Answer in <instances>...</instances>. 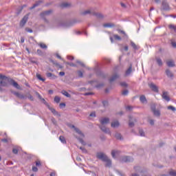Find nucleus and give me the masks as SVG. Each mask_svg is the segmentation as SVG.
I'll use <instances>...</instances> for the list:
<instances>
[{
    "mask_svg": "<svg viewBox=\"0 0 176 176\" xmlns=\"http://www.w3.org/2000/svg\"><path fill=\"white\" fill-rule=\"evenodd\" d=\"M99 121L101 124L99 126L100 130H102L103 133H105V134H109V135H111V130L109 129V128L105 126L106 124H108L109 123V118H102L99 120Z\"/></svg>",
    "mask_w": 176,
    "mask_h": 176,
    "instance_id": "obj_1",
    "label": "nucleus"
},
{
    "mask_svg": "<svg viewBox=\"0 0 176 176\" xmlns=\"http://www.w3.org/2000/svg\"><path fill=\"white\" fill-rule=\"evenodd\" d=\"M70 127L71 129H74L75 131L77 133V139L78 140V141H80V144H82V145H86V142L83 141V138H85V135H83L82 131H80L79 129L75 127L74 125H71Z\"/></svg>",
    "mask_w": 176,
    "mask_h": 176,
    "instance_id": "obj_2",
    "label": "nucleus"
},
{
    "mask_svg": "<svg viewBox=\"0 0 176 176\" xmlns=\"http://www.w3.org/2000/svg\"><path fill=\"white\" fill-rule=\"evenodd\" d=\"M0 79H1V80L0 82V86H3L4 87L8 86V82H10V80H9V78H8V77H6L2 74H0Z\"/></svg>",
    "mask_w": 176,
    "mask_h": 176,
    "instance_id": "obj_3",
    "label": "nucleus"
},
{
    "mask_svg": "<svg viewBox=\"0 0 176 176\" xmlns=\"http://www.w3.org/2000/svg\"><path fill=\"white\" fill-rule=\"evenodd\" d=\"M151 109L154 116H156V118H160V115H162V113H160V110L156 109V105L151 104Z\"/></svg>",
    "mask_w": 176,
    "mask_h": 176,
    "instance_id": "obj_4",
    "label": "nucleus"
},
{
    "mask_svg": "<svg viewBox=\"0 0 176 176\" xmlns=\"http://www.w3.org/2000/svg\"><path fill=\"white\" fill-rule=\"evenodd\" d=\"M120 160L122 163H130V162H133L134 159L129 156H122L120 157Z\"/></svg>",
    "mask_w": 176,
    "mask_h": 176,
    "instance_id": "obj_5",
    "label": "nucleus"
},
{
    "mask_svg": "<svg viewBox=\"0 0 176 176\" xmlns=\"http://www.w3.org/2000/svg\"><path fill=\"white\" fill-rule=\"evenodd\" d=\"M98 159H100V160H102V162H105L107 160V158L108 157L104 153H98L96 155Z\"/></svg>",
    "mask_w": 176,
    "mask_h": 176,
    "instance_id": "obj_6",
    "label": "nucleus"
},
{
    "mask_svg": "<svg viewBox=\"0 0 176 176\" xmlns=\"http://www.w3.org/2000/svg\"><path fill=\"white\" fill-rule=\"evenodd\" d=\"M12 94H14V96H16V97H17L18 98H20V100H25V96L20 94L19 92L12 91Z\"/></svg>",
    "mask_w": 176,
    "mask_h": 176,
    "instance_id": "obj_7",
    "label": "nucleus"
},
{
    "mask_svg": "<svg viewBox=\"0 0 176 176\" xmlns=\"http://www.w3.org/2000/svg\"><path fill=\"white\" fill-rule=\"evenodd\" d=\"M113 39H115L116 41H122V37L118 34H113V37L110 36V41L111 43H113Z\"/></svg>",
    "mask_w": 176,
    "mask_h": 176,
    "instance_id": "obj_8",
    "label": "nucleus"
},
{
    "mask_svg": "<svg viewBox=\"0 0 176 176\" xmlns=\"http://www.w3.org/2000/svg\"><path fill=\"white\" fill-rule=\"evenodd\" d=\"M135 168V171L136 173H139L140 174H142V175H144V173H145V169L140 167V166H136L134 168Z\"/></svg>",
    "mask_w": 176,
    "mask_h": 176,
    "instance_id": "obj_9",
    "label": "nucleus"
},
{
    "mask_svg": "<svg viewBox=\"0 0 176 176\" xmlns=\"http://www.w3.org/2000/svg\"><path fill=\"white\" fill-rule=\"evenodd\" d=\"M28 21V15H25V16H23L22 20L21 21V23H20L21 27H24V25H25V23H27Z\"/></svg>",
    "mask_w": 176,
    "mask_h": 176,
    "instance_id": "obj_10",
    "label": "nucleus"
},
{
    "mask_svg": "<svg viewBox=\"0 0 176 176\" xmlns=\"http://www.w3.org/2000/svg\"><path fill=\"white\" fill-rule=\"evenodd\" d=\"M149 87L150 89H151V90H153V91H155V93H157V91H159L157 87L153 83L149 84Z\"/></svg>",
    "mask_w": 176,
    "mask_h": 176,
    "instance_id": "obj_11",
    "label": "nucleus"
},
{
    "mask_svg": "<svg viewBox=\"0 0 176 176\" xmlns=\"http://www.w3.org/2000/svg\"><path fill=\"white\" fill-rule=\"evenodd\" d=\"M133 72V66L131 65L128 69L125 72V76H129Z\"/></svg>",
    "mask_w": 176,
    "mask_h": 176,
    "instance_id": "obj_12",
    "label": "nucleus"
},
{
    "mask_svg": "<svg viewBox=\"0 0 176 176\" xmlns=\"http://www.w3.org/2000/svg\"><path fill=\"white\" fill-rule=\"evenodd\" d=\"M119 153H120V151L118 150H113L111 151V156L112 157H113V159H116V157L118 156V155H119Z\"/></svg>",
    "mask_w": 176,
    "mask_h": 176,
    "instance_id": "obj_13",
    "label": "nucleus"
},
{
    "mask_svg": "<svg viewBox=\"0 0 176 176\" xmlns=\"http://www.w3.org/2000/svg\"><path fill=\"white\" fill-rule=\"evenodd\" d=\"M10 82H11L12 86H14V87H15L16 89H18V90L21 89V87H20V85H19V84L16 82H15L13 80H11Z\"/></svg>",
    "mask_w": 176,
    "mask_h": 176,
    "instance_id": "obj_14",
    "label": "nucleus"
},
{
    "mask_svg": "<svg viewBox=\"0 0 176 176\" xmlns=\"http://www.w3.org/2000/svg\"><path fill=\"white\" fill-rule=\"evenodd\" d=\"M162 98L165 100V101H170V97H168V92H163Z\"/></svg>",
    "mask_w": 176,
    "mask_h": 176,
    "instance_id": "obj_15",
    "label": "nucleus"
},
{
    "mask_svg": "<svg viewBox=\"0 0 176 176\" xmlns=\"http://www.w3.org/2000/svg\"><path fill=\"white\" fill-rule=\"evenodd\" d=\"M162 9L164 10H168V3H167V1H162Z\"/></svg>",
    "mask_w": 176,
    "mask_h": 176,
    "instance_id": "obj_16",
    "label": "nucleus"
},
{
    "mask_svg": "<svg viewBox=\"0 0 176 176\" xmlns=\"http://www.w3.org/2000/svg\"><path fill=\"white\" fill-rule=\"evenodd\" d=\"M103 27L104 28H112L115 27V25L112 23H107L103 24Z\"/></svg>",
    "mask_w": 176,
    "mask_h": 176,
    "instance_id": "obj_17",
    "label": "nucleus"
},
{
    "mask_svg": "<svg viewBox=\"0 0 176 176\" xmlns=\"http://www.w3.org/2000/svg\"><path fill=\"white\" fill-rule=\"evenodd\" d=\"M119 121H113L111 122V127H113V129H116V127H119Z\"/></svg>",
    "mask_w": 176,
    "mask_h": 176,
    "instance_id": "obj_18",
    "label": "nucleus"
},
{
    "mask_svg": "<svg viewBox=\"0 0 176 176\" xmlns=\"http://www.w3.org/2000/svg\"><path fill=\"white\" fill-rule=\"evenodd\" d=\"M168 67H175V63H174V60H169L166 62Z\"/></svg>",
    "mask_w": 176,
    "mask_h": 176,
    "instance_id": "obj_19",
    "label": "nucleus"
},
{
    "mask_svg": "<svg viewBox=\"0 0 176 176\" xmlns=\"http://www.w3.org/2000/svg\"><path fill=\"white\" fill-rule=\"evenodd\" d=\"M104 162L107 167H111L112 165V161H111L108 157H107V160H104Z\"/></svg>",
    "mask_w": 176,
    "mask_h": 176,
    "instance_id": "obj_20",
    "label": "nucleus"
},
{
    "mask_svg": "<svg viewBox=\"0 0 176 176\" xmlns=\"http://www.w3.org/2000/svg\"><path fill=\"white\" fill-rule=\"evenodd\" d=\"M140 100L141 101V102H142V104H146L148 102L145 96H141L140 98Z\"/></svg>",
    "mask_w": 176,
    "mask_h": 176,
    "instance_id": "obj_21",
    "label": "nucleus"
},
{
    "mask_svg": "<svg viewBox=\"0 0 176 176\" xmlns=\"http://www.w3.org/2000/svg\"><path fill=\"white\" fill-rule=\"evenodd\" d=\"M166 74L167 75L168 78H173L174 76V75L173 74L171 71H170V69L166 70Z\"/></svg>",
    "mask_w": 176,
    "mask_h": 176,
    "instance_id": "obj_22",
    "label": "nucleus"
},
{
    "mask_svg": "<svg viewBox=\"0 0 176 176\" xmlns=\"http://www.w3.org/2000/svg\"><path fill=\"white\" fill-rule=\"evenodd\" d=\"M47 76L50 78V79H57V76L52 73H47Z\"/></svg>",
    "mask_w": 176,
    "mask_h": 176,
    "instance_id": "obj_23",
    "label": "nucleus"
},
{
    "mask_svg": "<svg viewBox=\"0 0 176 176\" xmlns=\"http://www.w3.org/2000/svg\"><path fill=\"white\" fill-rule=\"evenodd\" d=\"M49 109L52 112V113L55 116H60V114L54 109V108L50 107Z\"/></svg>",
    "mask_w": 176,
    "mask_h": 176,
    "instance_id": "obj_24",
    "label": "nucleus"
},
{
    "mask_svg": "<svg viewBox=\"0 0 176 176\" xmlns=\"http://www.w3.org/2000/svg\"><path fill=\"white\" fill-rule=\"evenodd\" d=\"M119 78V74H114L111 78L110 82H113V80H116Z\"/></svg>",
    "mask_w": 176,
    "mask_h": 176,
    "instance_id": "obj_25",
    "label": "nucleus"
},
{
    "mask_svg": "<svg viewBox=\"0 0 176 176\" xmlns=\"http://www.w3.org/2000/svg\"><path fill=\"white\" fill-rule=\"evenodd\" d=\"M42 3V1H39L38 2H36V3L34 4V6L32 7H31L30 9L32 10V9H35V8H36V6H39V5Z\"/></svg>",
    "mask_w": 176,
    "mask_h": 176,
    "instance_id": "obj_26",
    "label": "nucleus"
},
{
    "mask_svg": "<svg viewBox=\"0 0 176 176\" xmlns=\"http://www.w3.org/2000/svg\"><path fill=\"white\" fill-rule=\"evenodd\" d=\"M168 174L170 176H176V170L170 169L168 172Z\"/></svg>",
    "mask_w": 176,
    "mask_h": 176,
    "instance_id": "obj_27",
    "label": "nucleus"
},
{
    "mask_svg": "<svg viewBox=\"0 0 176 176\" xmlns=\"http://www.w3.org/2000/svg\"><path fill=\"white\" fill-rule=\"evenodd\" d=\"M133 118H131V117H129V127H134V122H132Z\"/></svg>",
    "mask_w": 176,
    "mask_h": 176,
    "instance_id": "obj_28",
    "label": "nucleus"
},
{
    "mask_svg": "<svg viewBox=\"0 0 176 176\" xmlns=\"http://www.w3.org/2000/svg\"><path fill=\"white\" fill-rule=\"evenodd\" d=\"M38 46H40V47H41V49H47V45H45V43H40L38 44Z\"/></svg>",
    "mask_w": 176,
    "mask_h": 176,
    "instance_id": "obj_29",
    "label": "nucleus"
},
{
    "mask_svg": "<svg viewBox=\"0 0 176 176\" xmlns=\"http://www.w3.org/2000/svg\"><path fill=\"white\" fill-rule=\"evenodd\" d=\"M60 6L61 8H69V6H71V4L69 3H63Z\"/></svg>",
    "mask_w": 176,
    "mask_h": 176,
    "instance_id": "obj_30",
    "label": "nucleus"
},
{
    "mask_svg": "<svg viewBox=\"0 0 176 176\" xmlns=\"http://www.w3.org/2000/svg\"><path fill=\"white\" fill-rule=\"evenodd\" d=\"M59 140L62 142V144H65L67 142V141L65 140V138H64V136H60Z\"/></svg>",
    "mask_w": 176,
    "mask_h": 176,
    "instance_id": "obj_31",
    "label": "nucleus"
},
{
    "mask_svg": "<svg viewBox=\"0 0 176 176\" xmlns=\"http://www.w3.org/2000/svg\"><path fill=\"white\" fill-rule=\"evenodd\" d=\"M131 46H132V47H133V49L135 50H138V46H137V45H135V43H134L133 41L131 42Z\"/></svg>",
    "mask_w": 176,
    "mask_h": 176,
    "instance_id": "obj_32",
    "label": "nucleus"
},
{
    "mask_svg": "<svg viewBox=\"0 0 176 176\" xmlns=\"http://www.w3.org/2000/svg\"><path fill=\"white\" fill-rule=\"evenodd\" d=\"M62 94H63V96H65V97H71V95L69 94V93L67 92L66 91H62Z\"/></svg>",
    "mask_w": 176,
    "mask_h": 176,
    "instance_id": "obj_33",
    "label": "nucleus"
},
{
    "mask_svg": "<svg viewBox=\"0 0 176 176\" xmlns=\"http://www.w3.org/2000/svg\"><path fill=\"white\" fill-rule=\"evenodd\" d=\"M157 63L158 65H160V67H162V65H163V62L162 61V59L159 58H157Z\"/></svg>",
    "mask_w": 176,
    "mask_h": 176,
    "instance_id": "obj_34",
    "label": "nucleus"
},
{
    "mask_svg": "<svg viewBox=\"0 0 176 176\" xmlns=\"http://www.w3.org/2000/svg\"><path fill=\"white\" fill-rule=\"evenodd\" d=\"M167 108L168 109L173 111V112H175L176 111V108L174 107L173 106H168Z\"/></svg>",
    "mask_w": 176,
    "mask_h": 176,
    "instance_id": "obj_35",
    "label": "nucleus"
},
{
    "mask_svg": "<svg viewBox=\"0 0 176 176\" xmlns=\"http://www.w3.org/2000/svg\"><path fill=\"white\" fill-rule=\"evenodd\" d=\"M36 78H38L39 80H42L43 82H45V79L42 78L41 74H36Z\"/></svg>",
    "mask_w": 176,
    "mask_h": 176,
    "instance_id": "obj_36",
    "label": "nucleus"
},
{
    "mask_svg": "<svg viewBox=\"0 0 176 176\" xmlns=\"http://www.w3.org/2000/svg\"><path fill=\"white\" fill-rule=\"evenodd\" d=\"M60 100H61V98H60V97L58 96H56L54 98V101L55 102H57V104H58V102H60Z\"/></svg>",
    "mask_w": 176,
    "mask_h": 176,
    "instance_id": "obj_37",
    "label": "nucleus"
},
{
    "mask_svg": "<svg viewBox=\"0 0 176 176\" xmlns=\"http://www.w3.org/2000/svg\"><path fill=\"white\" fill-rule=\"evenodd\" d=\"M148 122H149V124H150L151 126H153V125L155 124V120H154L148 119Z\"/></svg>",
    "mask_w": 176,
    "mask_h": 176,
    "instance_id": "obj_38",
    "label": "nucleus"
},
{
    "mask_svg": "<svg viewBox=\"0 0 176 176\" xmlns=\"http://www.w3.org/2000/svg\"><path fill=\"white\" fill-rule=\"evenodd\" d=\"M139 134H140V137H145V133L142 130L139 131Z\"/></svg>",
    "mask_w": 176,
    "mask_h": 176,
    "instance_id": "obj_39",
    "label": "nucleus"
},
{
    "mask_svg": "<svg viewBox=\"0 0 176 176\" xmlns=\"http://www.w3.org/2000/svg\"><path fill=\"white\" fill-rule=\"evenodd\" d=\"M96 17H98V19H104V15H102V14L98 13L96 14Z\"/></svg>",
    "mask_w": 176,
    "mask_h": 176,
    "instance_id": "obj_40",
    "label": "nucleus"
},
{
    "mask_svg": "<svg viewBox=\"0 0 176 176\" xmlns=\"http://www.w3.org/2000/svg\"><path fill=\"white\" fill-rule=\"evenodd\" d=\"M65 64L67 65H69L70 67H76V65H75L74 63H69V62H66Z\"/></svg>",
    "mask_w": 176,
    "mask_h": 176,
    "instance_id": "obj_41",
    "label": "nucleus"
},
{
    "mask_svg": "<svg viewBox=\"0 0 176 176\" xmlns=\"http://www.w3.org/2000/svg\"><path fill=\"white\" fill-rule=\"evenodd\" d=\"M116 138H117V140H122V135H120V133H116Z\"/></svg>",
    "mask_w": 176,
    "mask_h": 176,
    "instance_id": "obj_42",
    "label": "nucleus"
},
{
    "mask_svg": "<svg viewBox=\"0 0 176 176\" xmlns=\"http://www.w3.org/2000/svg\"><path fill=\"white\" fill-rule=\"evenodd\" d=\"M168 27H169V28H170V30H173L174 31L176 30V26L174 25H169Z\"/></svg>",
    "mask_w": 176,
    "mask_h": 176,
    "instance_id": "obj_43",
    "label": "nucleus"
},
{
    "mask_svg": "<svg viewBox=\"0 0 176 176\" xmlns=\"http://www.w3.org/2000/svg\"><path fill=\"white\" fill-rule=\"evenodd\" d=\"M77 64H79L81 67H85V64L80 60H76Z\"/></svg>",
    "mask_w": 176,
    "mask_h": 176,
    "instance_id": "obj_44",
    "label": "nucleus"
},
{
    "mask_svg": "<svg viewBox=\"0 0 176 176\" xmlns=\"http://www.w3.org/2000/svg\"><path fill=\"white\" fill-rule=\"evenodd\" d=\"M78 75L80 78H82L83 77V72H82V71H78Z\"/></svg>",
    "mask_w": 176,
    "mask_h": 176,
    "instance_id": "obj_45",
    "label": "nucleus"
},
{
    "mask_svg": "<svg viewBox=\"0 0 176 176\" xmlns=\"http://www.w3.org/2000/svg\"><path fill=\"white\" fill-rule=\"evenodd\" d=\"M50 13H52V11L51 10H49V11H45L43 12V14L45 16H48V14H50Z\"/></svg>",
    "mask_w": 176,
    "mask_h": 176,
    "instance_id": "obj_46",
    "label": "nucleus"
},
{
    "mask_svg": "<svg viewBox=\"0 0 176 176\" xmlns=\"http://www.w3.org/2000/svg\"><path fill=\"white\" fill-rule=\"evenodd\" d=\"M80 149L82 150V152H83V153H87V150H86V148H85L84 147H80Z\"/></svg>",
    "mask_w": 176,
    "mask_h": 176,
    "instance_id": "obj_47",
    "label": "nucleus"
},
{
    "mask_svg": "<svg viewBox=\"0 0 176 176\" xmlns=\"http://www.w3.org/2000/svg\"><path fill=\"white\" fill-rule=\"evenodd\" d=\"M91 13V11L90 10H86L83 12V14H90Z\"/></svg>",
    "mask_w": 176,
    "mask_h": 176,
    "instance_id": "obj_48",
    "label": "nucleus"
},
{
    "mask_svg": "<svg viewBox=\"0 0 176 176\" xmlns=\"http://www.w3.org/2000/svg\"><path fill=\"white\" fill-rule=\"evenodd\" d=\"M127 94H129V91H128V90H124V91L122 92V95H123V96H127Z\"/></svg>",
    "mask_w": 176,
    "mask_h": 176,
    "instance_id": "obj_49",
    "label": "nucleus"
},
{
    "mask_svg": "<svg viewBox=\"0 0 176 176\" xmlns=\"http://www.w3.org/2000/svg\"><path fill=\"white\" fill-rule=\"evenodd\" d=\"M1 141H3V142H8L10 141V138L3 139Z\"/></svg>",
    "mask_w": 176,
    "mask_h": 176,
    "instance_id": "obj_50",
    "label": "nucleus"
},
{
    "mask_svg": "<svg viewBox=\"0 0 176 176\" xmlns=\"http://www.w3.org/2000/svg\"><path fill=\"white\" fill-rule=\"evenodd\" d=\"M102 104L104 107H108V102L107 100L103 101Z\"/></svg>",
    "mask_w": 176,
    "mask_h": 176,
    "instance_id": "obj_51",
    "label": "nucleus"
},
{
    "mask_svg": "<svg viewBox=\"0 0 176 176\" xmlns=\"http://www.w3.org/2000/svg\"><path fill=\"white\" fill-rule=\"evenodd\" d=\"M32 171H34V173H36V171H38V168L36 166H33Z\"/></svg>",
    "mask_w": 176,
    "mask_h": 176,
    "instance_id": "obj_52",
    "label": "nucleus"
},
{
    "mask_svg": "<svg viewBox=\"0 0 176 176\" xmlns=\"http://www.w3.org/2000/svg\"><path fill=\"white\" fill-rule=\"evenodd\" d=\"M12 152L15 155H17V153H19V151L16 148H13Z\"/></svg>",
    "mask_w": 176,
    "mask_h": 176,
    "instance_id": "obj_53",
    "label": "nucleus"
},
{
    "mask_svg": "<svg viewBox=\"0 0 176 176\" xmlns=\"http://www.w3.org/2000/svg\"><path fill=\"white\" fill-rule=\"evenodd\" d=\"M28 98H29V100H30V101H34V97L31 95H29L28 96Z\"/></svg>",
    "mask_w": 176,
    "mask_h": 176,
    "instance_id": "obj_54",
    "label": "nucleus"
},
{
    "mask_svg": "<svg viewBox=\"0 0 176 176\" xmlns=\"http://www.w3.org/2000/svg\"><path fill=\"white\" fill-rule=\"evenodd\" d=\"M40 100H41V102H43V104H47L46 100H45V98H42L40 99Z\"/></svg>",
    "mask_w": 176,
    "mask_h": 176,
    "instance_id": "obj_55",
    "label": "nucleus"
},
{
    "mask_svg": "<svg viewBox=\"0 0 176 176\" xmlns=\"http://www.w3.org/2000/svg\"><path fill=\"white\" fill-rule=\"evenodd\" d=\"M120 85H121V86H123L124 87H127V83H126V82H121Z\"/></svg>",
    "mask_w": 176,
    "mask_h": 176,
    "instance_id": "obj_56",
    "label": "nucleus"
},
{
    "mask_svg": "<svg viewBox=\"0 0 176 176\" xmlns=\"http://www.w3.org/2000/svg\"><path fill=\"white\" fill-rule=\"evenodd\" d=\"M36 95L37 96L38 98H39V100L42 98V96H41V94H39V93L36 92Z\"/></svg>",
    "mask_w": 176,
    "mask_h": 176,
    "instance_id": "obj_57",
    "label": "nucleus"
},
{
    "mask_svg": "<svg viewBox=\"0 0 176 176\" xmlns=\"http://www.w3.org/2000/svg\"><path fill=\"white\" fill-rule=\"evenodd\" d=\"M89 116L92 117V118H96V112H92Z\"/></svg>",
    "mask_w": 176,
    "mask_h": 176,
    "instance_id": "obj_58",
    "label": "nucleus"
},
{
    "mask_svg": "<svg viewBox=\"0 0 176 176\" xmlns=\"http://www.w3.org/2000/svg\"><path fill=\"white\" fill-rule=\"evenodd\" d=\"M126 109H127V111H131V109H133V107H131V106H127V107H126Z\"/></svg>",
    "mask_w": 176,
    "mask_h": 176,
    "instance_id": "obj_59",
    "label": "nucleus"
},
{
    "mask_svg": "<svg viewBox=\"0 0 176 176\" xmlns=\"http://www.w3.org/2000/svg\"><path fill=\"white\" fill-rule=\"evenodd\" d=\"M67 60H74V56H67Z\"/></svg>",
    "mask_w": 176,
    "mask_h": 176,
    "instance_id": "obj_60",
    "label": "nucleus"
},
{
    "mask_svg": "<svg viewBox=\"0 0 176 176\" xmlns=\"http://www.w3.org/2000/svg\"><path fill=\"white\" fill-rule=\"evenodd\" d=\"M59 75H60V76H64V75H65V72H59Z\"/></svg>",
    "mask_w": 176,
    "mask_h": 176,
    "instance_id": "obj_61",
    "label": "nucleus"
},
{
    "mask_svg": "<svg viewBox=\"0 0 176 176\" xmlns=\"http://www.w3.org/2000/svg\"><path fill=\"white\" fill-rule=\"evenodd\" d=\"M171 45H172L173 47L176 48V43H175V42L173 41V42L171 43Z\"/></svg>",
    "mask_w": 176,
    "mask_h": 176,
    "instance_id": "obj_62",
    "label": "nucleus"
},
{
    "mask_svg": "<svg viewBox=\"0 0 176 176\" xmlns=\"http://www.w3.org/2000/svg\"><path fill=\"white\" fill-rule=\"evenodd\" d=\"M64 107H65V103H60V108H64Z\"/></svg>",
    "mask_w": 176,
    "mask_h": 176,
    "instance_id": "obj_63",
    "label": "nucleus"
},
{
    "mask_svg": "<svg viewBox=\"0 0 176 176\" xmlns=\"http://www.w3.org/2000/svg\"><path fill=\"white\" fill-rule=\"evenodd\" d=\"M36 166H41V161L36 162Z\"/></svg>",
    "mask_w": 176,
    "mask_h": 176,
    "instance_id": "obj_64",
    "label": "nucleus"
}]
</instances>
